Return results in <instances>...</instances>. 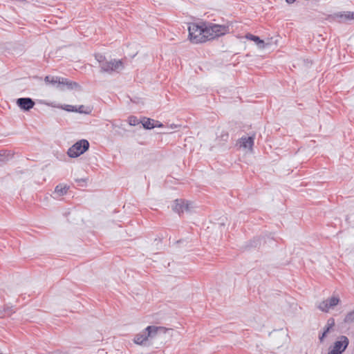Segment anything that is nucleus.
I'll return each instance as SVG.
<instances>
[{
	"label": "nucleus",
	"instance_id": "nucleus-1",
	"mask_svg": "<svg viewBox=\"0 0 354 354\" xmlns=\"http://www.w3.org/2000/svg\"><path fill=\"white\" fill-rule=\"evenodd\" d=\"M95 59L99 63L100 71L108 74L119 73L124 68V64L120 59L107 60L106 57L102 54H95Z\"/></svg>",
	"mask_w": 354,
	"mask_h": 354
},
{
	"label": "nucleus",
	"instance_id": "nucleus-2",
	"mask_svg": "<svg viewBox=\"0 0 354 354\" xmlns=\"http://www.w3.org/2000/svg\"><path fill=\"white\" fill-rule=\"evenodd\" d=\"M167 330H168V329L162 326H147L145 330L136 335L134 342L137 344H142L144 342L147 340L149 337L153 338L158 334L165 333Z\"/></svg>",
	"mask_w": 354,
	"mask_h": 354
},
{
	"label": "nucleus",
	"instance_id": "nucleus-3",
	"mask_svg": "<svg viewBox=\"0 0 354 354\" xmlns=\"http://www.w3.org/2000/svg\"><path fill=\"white\" fill-rule=\"evenodd\" d=\"M205 24L200 26L194 23L189 25V37L192 43L198 44L207 41L206 34H205Z\"/></svg>",
	"mask_w": 354,
	"mask_h": 354
},
{
	"label": "nucleus",
	"instance_id": "nucleus-4",
	"mask_svg": "<svg viewBox=\"0 0 354 354\" xmlns=\"http://www.w3.org/2000/svg\"><path fill=\"white\" fill-rule=\"evenodd\" d=\"M46 83L51 84L56 88L63 90L64 86L68 89H73L79 87V84L75 82L68 81L64 77L57 76H46L44 79Z\"/></svg>",
	"mask_w": 354,
	"mask_h": 354
},
{
	"label": "nucleus",
	"instance_id": "nucleus-5",
	"mask_svg": "<svg viewBox=\"0 0 354 354\" xmlns=\"http://www.w3.org/2000/svg\"><path fill=\"white\" fill-rule=\"evenodd\" d=\"M228 32V27L224 25L215 24H205V34H206L207 40L213 39L226 34Z\"/></svg>",
	"mask_w": 354,
	"mask_h": 354
},
{
	"label": "nucleus",
	"instance_id": "nucleus-6",
	"mask_svg": "<svg viewBox=\"0 0 354 354\" xmlns=\"http://www.w3.org/2000/svg\"><path fill=\"white\" fill-rule=\"evenodd\" d=\"M89 148V142L86 140H81L75 143L68 150V155L71 158H77L86 151Z\"/></svg>",
	"mask_w": 354,
	"mask_h": 354
},
{
	"label": "nucleus",
	"instance_id": "nucleus-7",
	"mask_svg": "<svg viewBox=\"0 0 354 354\" xmlns=\"http://www.w3.org/2000/svg\"><path fill=\"white\" fill-rule=\"evenodd\" d=\"M349 340L344 335L340 336L339 339L334 343L333 348L328 354H342L347 348Z\"/></svg>",
	"mask_w": 354,
	"mask_h": 354
},
{
	"label": "nucleus",
	"instance_id": "nucleus-8",
	"mask_svg": "<svg viewBox=\"0 0 354 354\" xmlns=\"http://www.w3.org/2000/svg\"><path fill=\"white\" fill-rule=\"evenodd\" d=\"M338 296L333 295L331 297L322 301L317 305V308L322 312L328 313L330 308H334L339 303Z\"/></svg>",
	"mask_w": 354,
	"mask_h": 354
},
{
	"label": "nucleus",
	"instance_id": "nucleus-9",
	"mask_svg": "<svg viewBox=\"0 0 354 354\" xmlns=\"http://www.w3.org/2000/svg\"><path fill=\"white\" fill-rule=\"evenodd\" d=\"M191 205L192 203H188V201L177 199L174 201L172 209L175 212L180 214L185 212H189L190 209L192 207Z\"/></svg>",
	"mask_w": 354,
	"mask_h": 354
},
{
	"label": "nucleus",
	"instance_id": "nucleus-10",
	"mask_svg": "<svg viewBox=\"0 0 354 354\" xmlns=\"http://www.w3.org/2000/svg\"><path fill=\"white\" fill-rule=\"evenodd\" d=\"M339 23H349L354 20V12H343L335 13L333 17Z\"/></svg>",
	"mask_w": 354,
	"mask_h": 354
},
{
	"label": "nucleus",
	"instance_id": "nucleus-11",
	"mask_svg": "<svg viewBox=\"0 0 354 354\" xmlns=\"http://www.w3.org/2000/svg\"><path fill=\"white\" fill-rule=\"evenodd\" d=\"M17 104L24 111H29L35 106V102L30 97H21L17 99Z\"/></svg>",
	"mask_w": 354,
	"mask_h": 354
},
{
	"label": "nucleus",
	"instance_id": "nucleus-12",
	"mask_svg": "<svg viewBox=\"0 0 354 354\" xmlns=\"http://www.w3.org/2000/svg\"><path fill=\"white\" fill-rule=\"evenodd\" d=\"M239 145L241 147H243L244 149H248L252 150V146L254 145V138L252 136L249 137H242L240 139Z\"/></svg>",
	"mask_w": 354,
	"mask_h": 354
},
{
	"label": "nucleus",
	"instance_id": "nucleus-13",
	"mask_svg": "<svg viewBox=\"0 0 354 354\" xmlns=\"http://www.w3.org/2000/svg\"><path fill=\"white\" fill-rule=\"evenodd\" d=\"M69 189V187L66 185L63 184H59L57 185L54 191L55 198H57V197L64 196L66 194Z\"/></svg>",
	"mask_w": 354,
	"mask_h": 354
},
{
	"label": "nucleus",
	"instance_id": "nucleus-14",
	"mask_svg": "<svg viewBox=\"0 0 354 354\" xmlns=\"http://www.w3.org/2000/svg\"><path fill=\"white\" fill-rule=\"evenodd\" d=\"M143 127L146 129H151L156 127L157 124L156 123V120L147 118H143L140 121Z\"/></svg>",
	"mask_w": 354,
	"mask_h": 354
},
{
	"label": "nucleus",
	"instance_id": "nucleus-15",
	"mask_svg": "<svg viewBox=\"0 0 354 354\" xmlns=\"http://www.w3.org/2000/svg\"><path fill=\"white\" fill-rule=\"evenodd\" d=\"M12 156L9 151H0V165L2 163H5L9 161L12 158Z\"/></svg>",
	"mask_w": 354,
	"mask_h": 354
},
{
	"label": "nucleus",
	"instance_id": "nucleus-16",
	"mask_svg": "<svg viewBox=\"0 0 354 354\" xmlns=\"http://www.w3.org/2000/svg\"><path fill=\"white\" fill-rule=\"evenodd\" d=\"M246 37L252 41H254L258 45L259 47H264V41L261 40L259 37L249 34L246 36Z\"/></svg>",
	"mask_w": 354,
	"mask_h": 354
},
{
	"label": "nucleus",
	"instance_id": "nucleus-17",
	"mask_svg": "<svg viewBox=\"0 0 354 354\" xmlns=\"http://www.w3.org/2000/svg\"><path fill=\"white\" fill-rule=\"evenodd\" d=\"M344 322L346 324L354 322V309L346 315Z\"/></svg>",
	"mask_w": 354,
	"mask_h": 354
},
{
	"label": "nucleus",
	"instance_id": "nucleus-18",
	"mask_svg": "<svg viewBox=\"0 0 354 354\" xmlns=\"http://www.w3.org/2000/svg\"><path fill=\"white\" fill-rule=\"evenodd\" d=\"M335 324V321L333 319H330L328 321V323H327V328L326 329L324 330V332L322 333V335L319 337V339L321 340L323 339V338L326 336V335L327 334V333L329 331V330L334 326Z\"/></svg>",
	"mask_w": 354,
	"mask_h": 354
},
{
	"label": "nucleus",
	"instance_id": "nucleus-19",
	"mask_svg": "<svg viewBox=\"0 0 354 354\" xmlns=\"http://www.w3.org/2000/svg\"><path fill=\"white\" fill-rule=\"evenodd\" d=\"M75 111L79 112L81 113L88 114L91 112V109L89 107H85L84 105H80L78 106L77 109L75 107Z\"/></svg>",
	"mask_w": 354,
	"mask_h": 354
},
{
	"label": "nucleus",
	"instance_id": "nucleus-20",
	"mask_svg": "<svg viewBox=\"0 0 354 354\" xmlns=\"http://www.w3.org/2000/svg\"><path fill=\"white\" fill-rule=\"evenodd\" d=\"M3 313H4V317L5 316H10L12 314H13L15 313V310L12 309V306H6L3 307Z\"/></svg>",
	"mask_w": 354,
	"mask_h": 354
},
{
	"label": "nucleus",
	"instance_id": "nucleus-21",
	"mask_svg": "<svg viewBox=\"0 0 354 354\" xmlns=\"http://www.w3.org/2000/svg\"><path fill=\"white\" fill-rule=\"evenodd\" d=\"M128 121L131 126H136L140 123L139 120L135 116H130Z\"/></svg>",
	"mask_w": 354,
	"mask_h": 354
},
{
	"label": "nucleus",
	"instance_id": "nucleus-22",
	"mask_svg": "<svg viewBox=\"0 0 354 354\" xmlns=\"http://www.w3.org/2000/svg\"><path fill=\"white\" fill-rule=\"evenodd\" d=\"M64 109L68 111H75V106H73L72 105H66Z\"/></svg>",
	"mask_w": 354,
	"mask_h": 354
},
{
	"label": "nucleus",
	"instance_id": "nucleus-23",
	"mask_svg": "<svg viewBox=\"0 0 354 354\" xmlns=\"http://www.w3.org/2000/svg\"><path fill=\"white\" fill-rule=\"evenodd\" d=\"M156 123L157 124V125H156V127H161L163 126V124L162 123H160V122L156 120Z\"/></svg>",
	"mask_w": 354,
	"mask_h": 354
},
{
	"label": "nucleus",
	"instance_id": "nucleus-24",
	"mask_svg": "<svg viewBox=\"0 0 354 354\" xmlns=\"http://www.w3.org/2000/svg\"><path fill=\"white\" fill-rule=\"evenodd\" d=\"M4 317L3 309H0V318Z\"/></svg>",
	"mask_w": 354,
	"mask_h": 354
},
{
	"label": "nucleus",
	"instance_id": "nucleus-25",
	"mask_svg": "<svg viewBox=\"0 0 354 354\" xmlns=\"http://www.w3.org/2000/svg\"><path fill=\"white\" fill-rule=\"evenodd\" d=\"M288 3H292L295 2L296 0H286Z\"/></svg>",
	"mask_w": 354,
	"mask_h": 354
},
{
	"label": "nucleus",
	"instance_id": "nucleus-26",
	"mask_svg": "<svg viewBox=\"0 0 354 354\" xmlns=\"http://www.w3.org/2000/svg\"><path fill=\"white\" fill-rule=\"evenodd\" d=\"M223 137L225 138L224 139L226 140L228 138V134L226 133V134L223 135Z\"/></svg>",
	"mask_w": 354,
	"mask_h": 354
}]
</instances>
